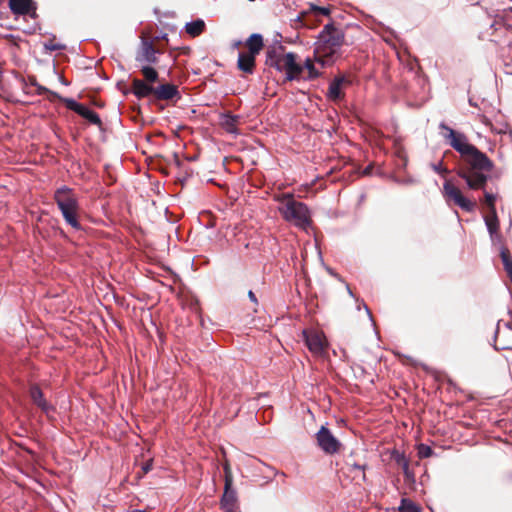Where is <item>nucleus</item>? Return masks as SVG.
<instances>
[{
    "instance_id": "obj_32",
    "label": "nucleus",
    "mask_w": 512,
    "mask_h": 512,
    "mask_svg": "<svg viewBox=\"0 0 512 512\" xmlns=\"http://www.w3.org/2000/svg\"><path fill=\"white\" fill-rule=\"evenodd\" d=\"M393 459L400 467L403 466L404 463L408 462L405 456L399 452L393 453Z\"/></svg>"
},
{
    "instance_id": "obj_2",
    "label": "nucleus",
    "mask_w": 512,
    "mask_h": 512,
    "mask_svg": "<svg viewBox=\"0 0 512 512\" xmlns=\"http://www.w3.org/2000/svg\"><path fill=\"white\" fill-rule=\"evenodd\" d=\"M162 51L155 47L153 42L143 40L136 53L135 60L140 65L143 79L134 78L131 81V92L137 99L151 97L152 102L173 101L174 104L181 99L178 86L169 82L154 86L159 80V73L154 66L159 63L158 55Z\"/></svg>"
},
{
    "instance_id": "obj_5",
    "label": "nucleus",
    "mask_w": 512,
    "mask_h": 512,
    "mask_svg": "<svg viewBox=\"0 0 512 512\" xmlns=\"http://www.w3.org/2000/svg\"><path fill=\"white\" fill-rule=\"evenodd\" d=\"M224 470V493L220 504L225 512H236L238 510V502L236 492L232 489L233 475L230 464L226 461L223 465Z\"/></svg>"
},
{
    "instance_id": "obj_36",
    "label": "nucleus",
    "mask_w": 512,
    "mask_h": 512,
    "mask_svg": "<svg viewBox=\"0 0 512 512\" xmlns=\"http://www.w3.org/2000/svg\"><path fill=\"white\" fill-rule=\"evenodd\" d=\"M29 82L32 86L36 87L39 83L37 82V79L35 76H30L29 78Z\"/></svg>"
},
{
    "instance_id": "obj_6",
    "label": "nucleus",
    "mask_w": 512,
    "mask_h": 512,
    "mask_svg": "<svg viewBox=\"0 0 512 512\" xmlns=\"http://www.w3.org/2000/svg\"><path fill=\"white\" fill-rule=\"evenodd\" d=\"M443 195L449 202L452 201L455 205L459 206L466 212L475 210L476 202L467 199L461 190L455 186L450 180H446L443 185Z\"/></svg>"
},
{
    "instance_id": "obj_1",
    "label": "nucleus",
    "mask_w": 512,
    "mask_h": 512,
    "mask_svg": "<svg viewBox=\"0 0 512 512\" xmlns=\"http://www.w3.org/2000/svg\"><path fill=\"white\" fill-rule=\"evenodd\" d=\"M442 136L448 144L461 156V162L457 169V175L465 180L472 190H484L489 179L488 174L493 170V161L476 146L469 143L464 133L450 128L445 123H440Z\"/></svg>"
},
{
    "instance_id": "obj_13",
    "label": "nucleus",
    "mask_w": 512,
    "mask_h": 512,
    "mask_svg": "<svg viewBox=\"0 0 512 512\" xmlns=\"http://www.w3.org/2000/svg\"><path fill=\"white\" fill-rule=\"evenodd\" d=\"M305 342L308 349L314 354H321L325 351L327 343L324 336L319 332H304Z\"/></svg>"
},
{
    "instance_id": "obj_30",
    "label": "nucleus",
    "mask_w": 512,
    "mask_h": 512,
    "mask_svg": "<svg viewBox=\"0 0 512 512\" xmlns=\"http://www.w3.org/2000/svg\"><path fill=\"white\" fill-rule=\"evenodd\" d=\"M404 477L407 481H414V473L409 468V461L401 466Z\"/></svg>"
},
{
    "instance_id": "obj_25",
    "label": "nucleus",
    "mask_w": 512,
    "mask_h": 512,
    "mask_svg": "<svg viewBox=\"0 0 512 512\" xmlns=\"http://www.w3.org/2000/svg\"><path fill=\"white\" fill-rule=\"evenodd\" d=\"M36 93L37 95H46L47 96V99L49 101H55V100H59V101H62L63 102V97L60 96L57 92H54L40 84H38L36 86Z\"/></svg>"
},
{
    "instance_id": "obj_27",
    "label": "nucleus",
    "mask_w": 512,
    "mask_h": 512,
    "mask_svg": "<svg viewBox=\"0 0 512 512\" xmlns=\"http://www.w3.org/2000/svg\"><path fill=\"white\" fill-rule=\"evenodd\" d=\"M496 196L492 193L484 191V204L488 208V212L496 211L495 207Z\"/></svg>"
},
{
    "instance_id": "obj_17",
    "label": "nucleus",
    "mask_w": 512,
    "mask_h": 512,
    "mask_svg": "<svg viewBox=\"0 0 512 512\" xmlns=\"http://www.w3.org/2000/svg\"><path fill=\"white\" fill-rule=\"evenodd\" d=\"M79 211L80 209H65L61 211L66 223L75 230H82V225L79 222Z\"/></svg>"
},
{
    "instance_id": "obj_24",
    "label": "nucleus",
    "mask_w": 512,
    "mask_h": 512,
    "mask_svg": "<svg viewBox=\"0 0 512 512\" xmlns=\"http://www.w3.org/2000/svg\"><path fill=\"white\" fill-rule=\"evenodd\" d=\"M500 257L507 273V276L512 282V253L507 247H503L500 252Z\"/></svg>"
},
{
    "instance_id": "obj_28",
    "label": "nucleus",
    "mask_w": 512,
    "mask_h": 512,
    "mask_svg": "<svg viewBox=\"0 0 512 512\" xmlns=\"http://www.w3.org/2000/svg\"><path fill=\"white\" fill-rule=\"evenodd\" d=\"M433 450L430 446L425 444H420L418 446V455L420 458H428L432 456Z\"/></svg>"
},
{
    "instance_id": "obj_10",
    "label": "nucleus",
    "mask_w": 512,
    "mask_h": 512,
    "mask_svg": "<svg viewBox=\"0 0 512 512\" xmlns=\"http://www.w3.org/2000/svg\"><path fill=\"white\" fill-rule=\"evenodd\" d=\"M298 56L289 52L285 55L284 71L286 81L300 80L302 78L303 66L297 63Z\"/></svg>"
},
{
    "instance_id": "obj_9",
    "label": "nucleus",
    "mask_w": 512,
    "mask_h": 512,
    "mask_svg": "<svg viewBox=\"0 0 512 512\" xmlns=\"http://www.w3.org/2000/svg\"><path fill=\"white\" fill-rule=\"evenodd\" d=\"M63 103L66 105V107L69 110L74 111L81 117L88 120L91 124H94V125L98 126L99 128H102L103 123H102L99 115L96 112H94L93 110L89 109L88 107L84 106L83 104L76 102L75 100H73L71 98L63 99Z\"/></svg>"
},
{
    "instance_id": "obj_34",
    "label": "nucleus",
    "mask_w": 512,
    "mask_h": 512,
    "mask_svg": "<svg viewBox=\"0 0 512 512\" xmlns=\"http://www.w3.org/2000/svg\"><path fill=\"white\" fill-rule=\"evenodd\" d=\"M151 469H152V461H151V460L147 461V462L142 466L143 474H147L149 471H151Z\"/></svg>"
},
{
    "instance_id": "obj_29",
    "label": "nucleus",
    "mask_w": 512,
    "mask_h": 512,
    "mask_svg": "<svg viewBox=\"0 0 512 512\" xmlns=\"http://www.w3.org/2000/svg\"><path fill=\"white\" fill-rule=\"evenodd\" d=\"M45 49L49 51H59L65 48L64 45L55 43L54 40H49L44 44Z\"/></svg>"
},
{
    "instance_id": "obj_4",
    "label": "nucleus",
    "mask_w": 512,
    "mask_h": 512,
    "mask_svg": "<svg viewBox=\"0 0 512 512\" xmlns=\"http://www.w3.org/2000/svg\"><path fill=\"white\" fill-rule=\"evenodd\" d=\"M282 217L296 226L305 228L311 224L310 212L306 204L295 200L293 194L284 193L277 197Z\"/></svg>"
},
{
    "instance_id": "obj_26",
    "label": "nucleus",
    "mask_w": 512,
    "mask_h": 512,
    "mask_svg": "<svg viewBox=\"0 0 512 512\" xmlns=\"http://www.w3.org/2000/svg\"><path fill=\"white\" fill-rule=\"evenodd\" d=\"M400 512H418L416 505L409 499L403 498L399 507Z\"/></svg>"
},
{
    "instance_id": "obj_35",
    "label": "nucleus",
    "mask_w": 512,
    "mask_h": 512,
    "mask_svg": "<svg viewBox=\"0 0 512 512\" xmlns=\"http://www.w3.org/2000/svg\"><path fill=\"white\" fill-rule=\"evenodd\" d=\"M248 297H249V299H250L254 304H256V305L258 304V300H257L256 295L254 294V292H253V291H251V290H250V291L248 292Z\"/></svg>"
},
{
    "instance_id": "obj_37",
    "label": "nucleus",
    "mask_w": 512,
    "mask_h": 512,
    "mask_svg": "<svg viewBox=\"0 0 512 512\" xmlns=\"http://www.w3.org/2000/svg\"><path fill=\"white\" fill-rule=\"evenodd\" d=\"M60 80L63 84L68 85L69 83L64 79L63 76L60 77Z\"/></svg>"
},
{
    "instance_id": "obj_7",
    "label": "nucleus",
    "mask_w": 512,
    "mask_h": 512,
    "mask_svg": "<svg viewBox=\"0 0 512 512\" xmlns=\"http://www.w3.org/2000/svg\"><path fill=\"white\" fill-rule=\"evenodd\" d=\"M54 201L60 211L65 209H80L75 193L67 186H62L55 191Z\"/></svg>"
},
{
    "instance_id": "obj_15",
    "label": "nucleus",
    "mask_w": 512,
    "mask_h": 512,
    "mask_svg": "<svg viewBox=\"0 0 512 512\" xmlns=\"http://www.w3.org/2000/svg\"><path fill=\"white\" fill-rule=\"evenodd\" d=\"M350 83L351 81L344 75L335 77L329 85L327 93L328 98L333 101H339L343 99L344 93L342 92V87L347 86Z\"/></svg>"
},
{
    "instance_id": "obj_18",
    "label": "nucleus",
    "mask_w": 512,
    "mask_h": 512,
    "mask_svg": "<svg viewBox=\"0 0 512 512\" xmlns=\"http://www.w3.org/2000/svg\"><path fill=\"white\" fill-rule=\"evenodd\" d=\"M246 47L248 48V53L258 55L264 47L262 35L252 34L246 41Z\"/></svg>"
},
{
    "instance_id": "obj_19",
    "label": "nucleus",
    "mask_w": 512,
    "mask_h": 512,
    "mask_svg": "<svg viewBox=\"0 0 512 512\" xmlns=\"http://www.w3.org/2000/svg\"><path fill=\"white\" fill-rule=\"evenodd\" d=\"M239 119L238 115L224 114L221 117V126L228 133H237Z\"/></svg>"
},
{
    "instance_id": "obj_31",
    "label": "nucleus",
    "mask_w": 512,
    "mask_h": 512,
    "mask_svg": "<svg viewBox=\"0 0 512 512\" xmlns=\"http://www.w3.org/2000/svg\"><path fill=\"white\" fill-rule=\"evenodd\" d=\"M311 10L313 11V13L316 16H318V15L328 16L330 14L329 8H326V7H319V6H316V5H312L311 6Z\"/></svg>"
},
{
    "instance_id": "obj_39",
    "label": "nucleus",
    "mask_w": 512,
    "mask_h": 512,
    "mask_svg": "<svg viewBox=\"0 0 512 512\" xmlns=\"http://www.w3.org/2000/svg\"><path fill=\"white\" fill-rule=\"evenodd\" d=\"M129 512H148L147 510H132V511H129Z\"/></svg>"
},
{
    "instance_id": "obj_22",
    "label": "nucleus",
    "mask_w": 512,
    "mask_h": 512,
    "mask_svg": "<svg viewBox=\"0 0 512 512\" xmlns=\"http://www.w3.org/2000/svg\"><path fill=\"white\" fill-rule=\"evenodd\" d=\"M205 30V22L202 19H197L185 25V31L191 37L201 35Z\"/></svg>"
},
{
    "instance_id": "obj_21",
    "label": "nucleus",
    "mask_w": 512,
    "mask_h": 512,
    "mask_svg": "<svg viewBox=\"0 0 512 512\" xmlns=\"http://www.w3.org/2000/svg\"><path fill=\"white\" fill-rule=\"evenodd\" d=\"M346 467L350 473H355L354 477L359 476L362 481H365V479H366L365 470L367 467L366 463H358L349 458L346 461Z\"/></svg>"
},
{
    "instance_id": "obj_23",
    "label": "nucleus",
    "mask_w": 512,
    "mask_h": 512,
    "mask_svg": "<svg viewBox=\"0 0 512 512\" xmlns=\"http://www.w3.org/2000/svg\"><path fill=\"white\" fill-rule=\"evenodd\" d=\"M484 221L491 235H494L498 232L500 224L496 211L488 212V214L484 217Z\"/></svg>"
},
{
    "instance_id": "obj_38",
    "label": "nucleus",
    "mask_w": 512,
    "mask_h": 512,
    "mask_svg": "<svg viewBox=\"0 0 512 512\" xmlns=\"http://www.w3.org/2000/svg\"><path fill=\"white\" fill-rule=\"evenodd\" d=\"M484 123L492 127L491 122L487 118L484 119Z\"/></svg>"
},
{
    "instance_id": "obj_20",
    "label": "nucleus",
    "mask_w": 512,
    "mask_h": 512,
    "mask_svg": "<svg viewBox=\"0 0 512 512\" xmlns=\"http://www.w3.org/2000/svg\"><path fill=\"white\" fill-rule=\"evenodd\" d=\"M315 64H318L315 60V57L313 59L306 58L303 66V70H307V76L303 77L304 80H315L318 77L321 76V72L316 68Z\"/></svg>"
},
{
    "instance_id": "obj_8",
    "label": "nucleus",
    "mask_w": 512,
    "mask_h": 512,
    "mask_svg": "<svg viewBox=\"0 0 512 512\" xmlns=\"http://www.w3.org/2000/svg\"><path fill=\"white\" fill-rule=\"evenodd\" d=\"M319 447L327 454H335L339 451L341 443L333 436L328 428L322 426L316 434Z\"/></svg>"
},
{
    "instance_id": "obj_12",
    "label": "nucleus",
    "mask_w": 512,
    "mask_h": 512,
    "mask_svg": "<svg viewBox=\"0 0 512 512\" xmlns=\"http://www.w3.org/2000/svg\"><path fill=\"white\" fill-rule=\"evenodd\" d=\"M9 8L16 15L37 17L36 3L33 0H9Z\"/></svg>"
},
{
    "instance_id": "obj_14",
    "label": "nucleus",
    "mask_w": 512,
    "mask_h": 512,
    "mask_svg": "<svg viewBox=\"0 0 512 512\" xmlns=\"http://www.w3.org/2000/svg\"><path fill=\"white\" fill-rule=\"evenodd\" d=\"M29 395L33 404H35L45 414H49L51 411H54V407L45 399L41 388L37 384L30 386Z\"/></svg>"
},
{
    "instance_id": "obj_33",
    "label": "nucleus",
    "mask_w": 512,
    "mask_h": 512,
    "mask_svg": "<svg viewBox=\"0 0 512 512\" xmlns=\"http://www.w3.org/2000/svg\"><path fill=\"white\" fill-rule=\"evenodd\" d=\"M433 169L435 172H437L439 174H447L448 173V170L446 168L442 167V162H440L437 165H433Z\"/></svg>"
},
{
    "instance_id": "obj_3",
    "label": "nucleus",
    "mask_w": 512,
    "mask_h": 512,
    "mask_svg": "<svg viewBox=\"0 0 512 512\" xmlns=\"http://www.w3.org/2000/svg\"><path fill=\"white\" fill-rule=\"evenodd\" d=\"M344 44V33L334 24H326L321 31L315 48V60L322 67L331 66L340 56Z\"/></svg>"
},
{
    "instance_id": "obj_16",
    "label": "nucleus",
    "mask_w": 512,
    "mask_h": 512,
    "mask_svg": "<svg viewBox=\"0 0 512 512\" xmlns=\"http://www.w3.org/2000/svg\"><path fill=\"white\" fill-rule=\"evenodd\" d=\"M255 57L256 55L251 53L240 52L237 61L238 69L244 73L252 74L255 69Z\"/></svg>"
},
{
    "instance_id": "obj_11",
    "label": "nucleus",
    "mask_w": 512,
    "mask_h": 512,
    "mask_svg": "<svg viewBox=\"0 0 512 512\" xmlns=\"http://www.w3.org/2000/svg\"><path fill=\"white\" fill-rule=\"evenodd\" d=\"M285 48L282 45L278 47H269L266 52V65L275 68L279 72L284 71Z\"/></svg>"
}]
</instances>
